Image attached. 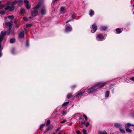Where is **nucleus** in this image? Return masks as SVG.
<instances>
[{
  "instance_id": "nucleus-59",
  "label": "nucleus",
  "mask_w": 134,
  "mask_h": 134,
  "mask_svg": "<svg viewBox=\"0 0 134 134\" xmlns=\"http://www.w3.org/2000/svg\"><path fill=\"white\" fill-rule=\"evenodd\" d=\"M1 1H0V3H1Z\"/></svg>"
},
{
  "instance_id": "nucleus-24",
  "label": "nucleus",
  "mask_w": 134,
  "mask_h": 134,
  "mask_svg": "<svg viewBox=\"0 0 134 134\" xmlns=\"http://www.w3.org/2000/svg\"><path fill=\"white\" fill-rule=\"evenodd\" d=\"M126 128V129H125V130H126V131L127 132L129 133H131V132H132V131L131 130H130V129L129 128Z\"/></svg>"
},
{
  "instance_id": "nucleus-45",
  "label": "nucleus",
  "mask_w": 134,
  "mask_h": 134,
  "mask_svg": "<svg viewBox=\"0 0 134 134\" xmlns=\"http://www.w3.org/2000/svg\"><path fill=\"white\" fill-rule=\"evenodd\" d=\"M29 45V42L27 40L26 41V46H28Z\"/></svg>"
},
{
  "instance_id": "nucleus-3",
  "label": "nucleus",
  "mask_w": 134,
  "mask_h": 134,
  "mask_svg": "<svg viewBox=\"0 0 134 134\" xmlns=\"http://www.w3.org/2000/svg\"><path fill=\"white\" fill-rule=\"evenodd\" d=\"M6 32H4L2 31L1 32L0 35V57H1L2 55V53L1 52L2 48L1 47V42L3 40L4 37L5 35Z\"/></svg>"
},
{
  "instance_id": "nucleus-53",
  "label": "nucleus",
  "mask_w": 134,
  "mask_h": 134,
  "mask_svg": "<svg viewBox=\"0 0 134 134\" xmlns=\"http://www.w3.org/2000/svg\"><path fill=\"white\" fill-rule=\"evenodd\" d=\"M14 23H15L16 25V24L17 23V21L16 20H15L14 21Z\"/></svg>"
},
{
  "instance_id": "nucleus-41",
  "label": "nucleus",
  "mask_w": 134,
  "mask_h": 134,
  "mask_svg": "<svg viewBox=\"0 0 134 134\" xmlns=\"http://www.w3.org/2000/svg\"><path fill=\"white\" fill-rule=\"evenodd\" d=\"M66 120L64 119V120H63L62 121H60V122L61 123L63 124V123H64V122H66Z\"/></svg>"
},
{
  "instance_id": "nucleus-57",
  "label": "nucleus",
  "mask_w": 134,
  "mask_h": 134,
  "mask_svg": "<svg viewBox=\"0 0 134 134\" xmlns=\"http://www.w3.org/2000/svg\"><path fill=\"white\" fill-rule=\"evenodd\" d=\"M29 18H32V17H29Z\"/></svg>"
},
{
  "instance_id": "nucleus-17",
  "label": "nucleus",
  "mask_w": 134,
  "mask_h": 134,
  "mask_svg": "<svg viewBox=\"0 0 134 134\" xmlns=\"http://www.w3.org/2000/svg\"><path fill=\"white\" fill-rule=\"evenodd\" d=\"M48 127L46 129L47 131H49L50 130H51L52 129L53 127L52 125H51L48 126Z\"/></svg>"
},
{
  "instance_id": "nucleus-6",
  "label": "nucleus",
  "mask_w": 134,
  "mask_h": 134,
  "mask_svg": "<svg viewBox=\"0 0 134 134\" xmlns=\"http://www.w3.org/2000/svg\"><path fill=\"white\" fill-rule=\"evenodd\" d=\"M104 38V37L102 34H100L97 35V39L98 40L102 41Z\"/></svg>"
},
{
  "instance_id": "nucleus-16",
  "label": "nucleus",
  "mask_w": 134,
  "mask_h": 134,
  "mask_svg": "<svg viewBox=\"0 0 134 134\" xmlns=\"http://www.w3.org/2000/svg\"><path fill=\"white\" fill-rule=\"evenodd\" d=\"M116 31L117 34H119L122 31L120 28H118L116 29Z\"/></svg>"
},
{
  "instance_id": "nucleus-60",
  "label": "nucleus",
  "mask_w": 134,
  "mask_h": 134,
  "mask_svg": "<svg viewBox=\"0 0 134 134\" xmlns=\"http://www.w3.org/2000/svg\"><path fill=\"white\" fill-rule=\"evenodd\" d=\"M133 7H134V4H133Z\"/></svg>"
},
{
  "instance_id": "nucleus-32",
  "label": "nucleus",
  "mask_w": 134,
  "mask_h": 134,
  "mask_svg": "<svg viewBox=\"0 0 134 134\" xmlns=\"http://www.w3.org/2000/svg\"><path fill=\"white\" fill-rule=\"evenodd\" d=\"M23 2V1L22 0H19L18 1V3L19 5H20V4Z\"/></svg>"
},
{
  "instance_id": "nucleus-42",
  "label": "nucleus",
  "mask_w": 134,
  "mask_h": 134,
  "mask_svg": "<svg viewBox=\"0 0 134 134\" xmlns=\"http://www.w3.org/2000/svg\"><path fill=\"white\" fill-rule=\"evenodd\" d=\"M90 124V123L89 122H87L86 124H85L86 127H88Z\"/></svg>"
},
{
  "instance_id": "nucleus-43",
  "label": "nucleus",
  "mask_w": 134,
  "mask_h": 134,
  "mask_svg": "<svg viewBox=\"0 0 134 134\" xmlns=\"http://www.w3.org/2000/svg\"><path fill=\"white\" fill-rule=\"evenodd\" d=\"M76 132L77 134H81V132L79 130H77Z\"/></svg>"
},
{
  "instance_id": "nucleus-14",
  "label": "nucleus",
  "mask_w": 134,
  "mask_h": 134,
  "mask_svg": "<svg viewBox=\"0 0 134 134\" xmlns=\"http://www.w3.org/2000/svg\"><path fill=\"white\" fill-rule=\"evenodd\" d=\"M89 15L91 16H92L94 15V11L92 9H90L89 12Z\"/></svg>"
},
{
  "instance_id": "nucleus-5",
  "label": "nucleus",
  "mask_w": 134,
  "mask_h": 134,
  "mask_svg": "<svg viewBox=\"0 0 134 134\" xmlns=\"http://www.w3.org/2000/svg\"><path fill=\"white\" fill-rule=\"evenodd\" d=\"M97 29V27L95 24H93L92 25V27L91 28V32L92 33L95 32Z\"/></svg>"
},
{
  "instance_id": "nucleus-44",
  "label": "nucleus",
  "mask_w": 134,
  "mask_h": 134,
  "mask_svg": "<svg viewBox=\"0 0 134 134\" xmlns=\"http://www.w3.org/2000/svg\"><path fill=\"white\" fill-rule=\"evenodd\" d=\"M130 79L134 82V77H132L130 78Z\"/></svg>"
},
{
  "instance_id": "nucleus-19",
  "label": "nucleus",
  "mask_w": 134,
  "mask_h": 134,
  "mask_svg": "<svg viewBox=\"0 0 134 134\" xmlns=\"http://www.w3.org/2000/svg\"><path fill=\"white\" fill-rule=\"evenodd\" d=\"M72 93H69L67 96V98L68 99H70L72 97Z\"/></svg>"
},
{
  "instance_id": "nucleus-28",
  "label": "nucleus",
  "mask_w": 134,
  "mask_h": 134,
  "mask_svg": "<svg viewBox=\"0 0 134 134\" xmlns=\"http://www.w3.org/2000/svg\"><path fill=\"white\" fill-rule=\"evenodd\" d=\"M15 40L14 38H11L10 39V42L11 43H13L15 42Z\"/></svg>"
},
{
  "instance_id": "nucleus-13",
  "label": "nucleus",
  "mask_w": 134,
  "mask_h": 134,
  "mask_svg": "<svg viewBox=\"0 0 134 134\" xmlns=\"http://www.w3.org/2000/svg\"><path fill=\"white\" fill-rule=\"evenodd\" d=\"M131 126H134V125L130 123H128L125 125V128H127Z\"/></svg>"
},
{
  "instance_id": "nucleus-31",
  "label": "nucleus",
  "mask_w": 134,
  "mask_h": 134,
  "mask_svg": "<svg viewBox=\"0 0 134 134\" xmlns=\"http://www.w3.org/2000/svg\"><path fill=\"white\" fill-rule=\"evenodd\" d=\"M82 132L83 134H87V131L86 130L84 129L82 130Z\"/></svg>"
},
{
  "instance_id": "nucleus-50",
  "label": "nucleus",
  "mask_w": 134,
  "mask_h": 134,
  "mask_svg": "<svg viewBox=\"0 0 134 134\" xmlns=\"http://www.w3.org/2000/svg\"><path fill=\"white\" fill-rule=\"evenodd\" d=\"M71 20H72L71 19V20H69L68 21H67L66 22V23H68L69 21H71Z\"/></svg>"
},
{
  "instance_id": "nucleus-1",
  "label": "nucleus",
  "mask_w": 134,
  "mask_h": 134,
  "mask_svg": "<svg viewBox=\"0 0 134 134\" xmlns=\"http://www.w3.org/2000/svg\"><path fill=\"white\" fill-rule=\"evenodd\" d=\"M106 82H99L89 88L87 91L88 93H93L98 91V89H101L102 87L107 84Z\"/></svg>"
},
{
  "instance_id": "nucleus-38",
  "label": "nucleus",
  "mask_w": 134,
  "mask_h": 134,
  "mask_svg": "<svg viewBox=\"0 0 134 134\" xmlns=\"http://www.w3.org/2000/svg\"><path fill=\"white\" fill-rule=\"evenodd\" d=\"M76 88V86L75 85L72 86L71 87V89H73Z\"/></svg>"
},
{
  "instance_id": "nucleus-2",
  "label": "nucleus",
  "mask_w": 134,
  "mask_h": 134,
  "mask_svg": "<svg viewBox=\"0 0 134 134\" xmlns=\"http://www.w3.org/2000/svg\"><path fill=\"white\" fill-rule=\"evenodd\" d=\"M41 2H39L36 6L32 8L31 12V14L32 16H35L37 15V9L41 6Z\"/></svg>"
},
{
  "instance_id": "nucleus-15",
  "label": "nucleus",
  "mask_w": 134,
  "mask_h": 134,
  "mask_svg": "<svg viewBox=\"0 0 134 134\" xmlns=\"http://www.w3.org/2000/svg\"><path fill=\"white\" fill-rule=\"evenodd\" d=\"M41 13L42 15H44L46 14V11L44 7L41 10Z\"/></svg>"
},
{
  "instance_id": "nucleus-56",
  "label": "nucleus",
  "mask_w": 134,
  "mask_h": 134,
  "mask_svg": "<svg viewBox=\"0 0 134 134\" xmlns=\"http://www.w3.org/2000/svg\"><path fill=\"white\" fill-rule=\"evenodd\" d=\"M27 29H24V30L25 31H26L27 30Z\"/></svg>"
},
{
  "instance_id": "nucleus-10",
  "label": "nucleus",
  "mask_w": 134,
  "mask_h": 134,
  "mask_svg": "<svg viewBox=\"0 0 134 134\" xmlns=\"http://www.w3.org/2000/svg\"><path fill=\"white\" fill-rule=\"evenodd\" d=\"M24 32H20L19 35L18 37L20 38L21 39L24 38Z\"/></svg>"
},
{
  "instance_id": "nucleus-20",
  "label": "nucleus",
  "mask_w": 134,
  "mask_h": 134,
  "mask_svg": "<svg viewBox=\"0 0 134 134\" xmlns=\"http://www.w3.org/2000/svg\"><path fill=\"white\" fill-rule=\"evenodd\" d=\"M4 9L5 10H7L8 9H9L10 6L8 5H5L4 6Z\"/></svg>"
},
{
  "instance_id": "nucleus-36",
  "label": "nucleus",
  "mask_w": 134,
  "mask_h": 134,
  "mask_svg": "<svg viewBox=\"0 0 134 134\" xmlns=\"http://www.w3.org/2000/svg\"><path fill=\"white\" fill-rule=\"evenodd\" d=\"M32 26V24H26V26L27 27H30Z\"/></svg>"
},
{
  "instance_id": "nucleus-9",
  "label": "nucleus",
  "mask_w": 134,
  "mask_h": 134,
  "mask_svg": "<svg viewBox=\"0 0 134 134\" xmlns=\"http://www.w3.org/2000/svg\"><path fill=\"white\" fill-rule=\"evenodd\" d=\"M114 126L118 128H119L120 129L122 128V125L119 123H115L114 125Z\"/></svg>"
},
{
  "instance_id": "nucleus-21",
  "label": "nucleus",
  "mask_w": 134,
  "mask_h": 134,
  "mask_svg": "<svg viewBox=\"0 0 134 134\" xmlns=\"http://www.w3.org/2000/svg\"><path fill=\"white\" fill-rule=\"evenodd\" d=\"M100 28L101 30L104 31L106 30L107 29V27L104 26H102Z\"/></svg>"
},
{
  "instance_id": "nucleus-26",
  "label": "nucleus",
  "mask_w": 134,
  "mask_h": 134,
  "mask_svg": "<svg viewBox=\"0 0 134 134\" xmlns=\"http://www.w3.org/2000/svg\"><path fill=\"white\" fill-rule=\"evenodd\" d=\"M50 121L49 120H48L47 121L46 123V125L47 126H49L50 124Z\"/></svg>"
},
{
  "instance_id": "nucleus-49",
  "label": "nucleus",
  "mask_w": 134,
  "mask_h": 134,
  "mask_svg": "<svg viewBox=\"0 0 134 134\" xmlns=\"http://www.w3.org/2000/svg\"><path fill=\"white\" fill-rule=\"evenodd\" d=\"M48 131H47V129H46V130L44 131V133H43V134H45V133H46Z\"/></svg>"
},
{
  "instance_id": "nucleus-34",
  "label": "nucleus",
  "mask_w": 134,
  "mask_h": 134,
  "mask_svg": "<svg viewBox=\"0 0 134 134\" xmlns=\"http://www.w3.org/2000/svg\"><path fill=\"white\" fill-rule=\"evenodd\" d=\"M75 16V14L73 13L71 15L72 20H73L74 19V17Z\"/></svg>"
},
{
  "instance_id": "nucleus-40",
  "label": "nucleus",
  "mask_w": 134,
  "mask_h": 134,
  "mask_svg": "<svg viewBox=\"0 0 134 134\" xmlns=\"http://www.w3.org/2000/svg\"><path fill=\"white\" fill-rule=\"evenodd\" d=\"M8 18L11 19H12L14 18V16H8Z\"/></svg>"
},
{
  "instance_id": "nucleus-12",
  "label": "nucleus",
  "mask_w": 134,
  "mask_h": 134,
  "mask_svg": "<svg viewBox=\"0 0 134 134\" xmlns=\"http://www.w3.org/2000/svg\"><path fill=\"white\" fill-rule=\"evenodd\" d=\"M60 12L62 14H64L65 11V8L64 7H61L60 8Z\"/></svg>"
},
{
  "instance_id": "nucleus-52",
  "label": "nucleus",
  "mask_w": 134,
  "mask_h": 134,
  "mask_svg": "<svg viewBox=\"0 0 134 134\" xmlns=\"http://www.w3.org/2000/svg\"><path fill=\"white\" fill-rule=\"evenodd\" d=\"M85 121H81V124H85Z\"/></svg>"
},
{
  "instance_id": "nucleus-33",
  "label": "nucleus",
  "mask_w": 134,
  "mask_h": 134,
  "mask_svg": "<svg viewBox=\"0 0 134 134\" xmlns=\"http://www.w3.org/2000/svg\"><path fill=\"white\" fill-rule=\"evenodd\" d=\"M18 3V1L15 0L12 2V4L13 5H15Z\"/></svg>"
},
{
  "instance_id": "nucleus-58",
  "label": "nucleus",
  "mask_w": 134,
  "mask_h": 134,
  "mask_svg": "<svg viewBox=\"0 0 134 134\" xmlns=\"http://www.w3.org/2000/svg\"><path fill=\"white\" fill-rule=\"evenodd\" d=\"M55 134V133H53V134Z\"/></svg>"
},
{
  "instance_id": "nucleus-47",
  "label": "nucleus",
  "mask_w": 134,
  "mask_h": 134,
  "mask_svg": "<svg viewBox=\"0 0 134 134\" xmlns=\"http://www.w3.org/2000/svg\"><path fill=\"white\" fill-rule=\"evenodd\" d=\"M62 114L63 115H66V113L65 111H63L62 112Z\"/></svg>"
},
{
  "instance_id": "nucleus-4",
  "label": "nucleus",
  "mask_w": 134,
  "mask_h": 134,
  "mask_svg": "<svg viewBox=\"0 0 134 134\" xmlns=\"http://www.w3.org/2000/svg\"><path fill=\"white\" fill-rule=\"evenodd\" d=\"M6 25L9 27L8 32L7 33V35H8L11 31V29L12 27V24L11 20L9 22H7L5 23Z\"/></svg>"
},
{
  "instance_id": "nucleus-25",
  "label": "nucleus",
  "mask_w": 134,
  "mask_h": 134,
  "mask_svg": "<svg viewBox=\"0 0 134 134\" xmlns=\"http://www.w3.org/2000/svg\"><path fill=\"white\" fill-rule=\"evenodd\" d=\"M69 101L67 102H66L64 103L62 105V107H64L66 106L67 105L68 103H69Z\"/></svg>"
},
{
  "instance_id": "nucleus-46",
  "label": "nucleus",
  "mask_w": 134,
  "mask_h": 134,
  "mask_svg": "<svg viewBox=\"0 0 134 134\" xmlns=\"http://www.w3.org/2000/svg\"><path fill=\"white\" fill-rule=\"evenodd\" d=\"M60 127H58L55 130L56 132H57L60 129Z\"/></svg>"
},
{
  "instance_id": "nucleus-7",
  "label": "nucleus",
  "mask_w": 134,
  "mask_h": 134,
  "mask_svg": "<svg viewBox=\"0 0 134 134\" xmlns=\"http://www.w3.org/2000/svg\"><path fill=\"white\" fill-rule=\"evenodd\" d=\"M24 2L25 4V5L28 9H30V6L29 4V2L27 0H24Z\"/></svg>"
},
{
  "instance_id": "nucleus-23",
  "label": "nucleus",
  "mask_w": 134,
  "mask_h": 134,
  "mask_svg": "<svg viewBox=\"0 0 134 134\" xmlns=\"http://www.w3.org/2000/svg\"><path fill=\"white\" fill-rule=\"evenodd\" d=\"M14 5H12L10 7L9 10L12 11L14 10Z\"/></svg>"
},
{
  "instance_id": "nucleus-11",
  "label": "nucleus",
  "mask_w": 134,
  "mask_h": 134,
  "mask_svg": "<svg viewBox=\"0 0 134 134\" xmlns=\"http://www.w3.org/2000/svg\"><path fill=\"white\" fill-rule=\"evenodd\" d=\"M84 93V92H79L76 95V96H75L74 97H76L77 98L81 97L83 95V94Z\"/></svg>"
},
{
  "instance_id": "nucleus-27",
  "label": "nucleus",
  "mask_w": 134,
  "mask_h": 134,
  "mask_svg": "<svg viewBox=\"0 0 134 134\" xmlns=\"http://www.w3.org/2000/svg\"><path fill=\"white\" fill-rule=\"evenodd\" d=\"M45 125V124H41L40 126V128L39 129L41 130H42L41 129Z\"/></svg>"
},
{
  "instance_id": "nucleus-8",
  "label": "nucleus",
  "mask_w": 134,
  "mask_h": 134,
  "mask_svg": "<svg viewBox=\"0 0 134 134\" xmlns=\"http://www.w3.org/2000/svg\"><path fill=\"white\" fill-rule=\"evenodd\" d=\"M72 30V28L71 27L66 25V28L65 31L66 32H68Z\"/></svg>"
},
{
  "instance_id": "nucleus-37",
  "label": "nucleus",
  "mask_w": 134,
  "mask_h": 134,
  "mask_svg": "<svg viewBox=\"0 0 134 134\" xmlns=\"http://www.w3.org/2000/svg\"><path fill=\"white\" fill-rule=\"evenodd\" d=\"M5 13V12L4 11H0V14L3 15Z\"/></svg>"
},
{
  "instance_id": "nucleus-35",
  "label": "nucleus",
  "mask_w": 134,
  "mask_h": 134,
  "mask_svg": "<svg viewBox=\"0 0 134 134\" xmlns=\"http://www.w3.org/2000/svg\"><path fill=\"white\" fill-rule=\"evenodd\" d=\"M83 116L85 118V120L86 121H87L88 119L87 116L85 114H84L83 115Z\"/></svg>"
},
{
  "instance_id": "nucleus-54",
  "label": "nucleus",
  "mask_w": 134,
  "mask_h": 134,
  "mask_svg": "<svg viewBox=\"0 0 134 134\" xmlns=\"http://www.w3.org/2000/svg\"><path fill=\"white\" fill-rule=\"evenodd\" d=\"M79 119H82V117H80L79 118Z\"/></svg>"
},
{
  "instance_id": "nucleus-51",
  "label": "nucleus",
  "mask_w": 134,
  "mask_h": 134,
  "mask_svg": "<svg viewBox=\"0 0 134 134\" xmlns=\"http://www.w3.org/2000/svg\"><path fill=\"white\" fill-rule=\"evenodd\" d=\"M85 121H81V124H85Z\"/></svg>"
},
{
  "instance_id": "nucleus-18",
  "label": "nucleus",
  "mask_w": 134,
  "mask_h": 134,
  "mask_svg": "<svg viewBox=\"0 0 134 134\" xmlns=\"http://www.w3.org/2000/svg\"><path fill=\"white\" fill-rule=\"evenodd\" d=\"M25 12V9L23 8H21L20 11V14H24Z\"/></svg>"
},
{
  "instance_id": "nucleus-22",
  "label": "nucleus",
  "mask_w": 134,
  "mask_h": 134,
  "mask_svg": "<svg viewBox=\"0 0 134 134\" xmlns=\"http://www.w3.org/2000/svg\"><path fill=\"white\" fill-rule=\"evenodd\" d=\"M110 92L108 91H106L105 93V97H108L109 95Z\"/></svg>"
},
{
  "instance_id": "nucleus-39",
  "label": "nucleus",
  "mask_w": 134,
  "mask_h": 134,
  "mask_svg": "<svg viewBox=\"0 0 134 134\" xmlns=\"http://www.w3.org/2000/svg\"><path fill=\"white\" fill-rule=\"evenodd\" d=\"M23 20L24 21H27L28 20V19L27 18L24 17L23 18Z\"/></svg>"
},
{
  "instance_id": "nucleus-29",
  "label": "nucleus",
  "mask_w": 134,
  "mask_h": 134,
  "mask_svg": "<svg viewBox=\"0 0 134 134\" xmlns=\"http://www.w3.org/2000/svg\"><path fill=\"white\" fill-rule=\"evenodd\" d=\"M119 130L122 133H125V130L123 129H121V128Z\"/></svg>"
},
{
  "instance_id": "nucleus-48",
  "label": "nucleus",
  "mask_w": 134,
  "mask_h": 134,
  "mask_svg": "<svg viewBox=\"0 0 134 134\" xmlns=\"http://www.w3.org/2000/svg\"><path fill=\"white\" fill-rule=\"evenodd\" d=\"M58 0H53L52 3L54 4L55 2H56Z\"/></svg>"
},
{
  "instance_id": "nucleus-55",
  "label": "nucleus",
  "mask_w": 134,
  "mask_h": 134,
  "mask_svg": "<svg viewBox=\"0 0 134 134\" xmlns=\"http://www.w3.org/2000/svg\"><path fill=\"white\" fill-rule=\"evenodd\" d=\"M62 133V132L60 131L59 133L58 134H61Z\"/></svg>"
},
{
  "instance_id": "nucleus-30",
  "label": "nucleus",
  "mask_w": 134,
  "mask_h": 134,
  "mask_svg": "<svg viewBox=\"0 0 134 134\" xmlns=\"http://www.w3.org/2000/svg\"><path fill=\"white\" fill-rule=\"evenodd\" d=\"M99 134H107L106 131H104L103 132H99Z\"/></svg>"
}]
</instances>
